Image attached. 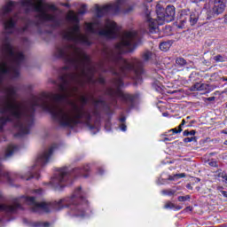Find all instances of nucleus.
I'll list each match as a JSON object with an SVG mask.
<instances>
[{
	"mask_svg": "<svg viewBox=\"0 0 227 227\" xmlns=\"http://www.w3.org/2000/svg\"><path fill=\"white\" fill-rule=\"evenodd\" d=\"M90 171V165H85L82 168H75L70 169L68 168H60L50 181L51 185L57 191H61L64 186L68 185V180H72L74 176H83L88 178V173Z\"/></svg>",
	"mask_w": 227,
	"mask_h": 227,
	"instance_id": "obj_4",
	"label": "nucleus"
},
{
	"mask_svg": "<svg viewBox=\"0 0 227 227\" xmlns=\"http://www.w3.org/2000/svg\"><path fill=\"white\" fill-rule=\"evenodd\" d=\"M214 60L216 61V62H220V63H223L224 62V57L222 56V55H216L214 57Z\"/></svg>",
	"mask_w": 227,
	"mask_h": 227,
	"instance_id": "obj_23",
	"label": "nucleus"
},
{
	"mask_svg": "<svg viewBox=\"0 0 227 227\" xmlns=\"http://www.w3.org/2000/svg\"><path fill=\"white\" fill-rule=\"evenodd\" d=\"M144 13L145 17V31L151 34L159 33V22L150 17V10H148L147 6H144Z\"/></svg>",
	"mask_w": 227,
	"mask_h": 227,
	"instance_id": "obj_8",
	"label": "nucleus"
},
{
	"mask_svg": "<svg viewBox=\"0 0 227 227\" xmlns=\"http://www.w3.org/2000/svg\"><path fill=\"white\" fill-rule=\"evenodd\" d=\"M146 3H152L153 0H145Z\"/></svg>",
	"mask_w": 227,
	"mask_h": 227,
	"instance_id": "obj_47",
	"label": "nucleus"
},
{
	"mask_svg": "<svg viewBox=\"0 0 227 227\" xmlns=\"http://www.w3.org/2000/svg\"><path fill=\"white\" fill-rule=\"evenodd\" d=\"M222 134H227V130H222Z\"/></svg>",
	"mask_w": 227,
	"mask_h": 227,
	"instance_id": "obj_44",
	"label": "nucleus"
},
{
	"mask_svg": "<svg viewBox=\"0 0 227 227\" xmlns=\"http://www.w3.org/2000/svg\"><path fill=\"white\" fill-rule=\"evenodd\" d=\"M24 223H27V219H24Z\"/></svg>",
	"mask_w": 227,
	"mask_h": 227,
	"instance_id": "obj_53",
	"label": "nucleus"
},
{
	"mask_svg": "<svg viewBox=\"0 0 227 227\" xmlns=\"http://www.w3.org/2000/svg\"><path fill=\"white\" fill-rule=\"evenodd\" d=\"M221 194H223V196L224 198H227V192L226 191H221Z\"/></svg>",
	"mask_w": 227,
	"mask_h": 227,
	"instance_id": "obj_34",
	"label": "nucleus"
},
{
	"mask_svg": "<svg viewBox=\"0 0 227 227\" xmlns=\"http://www.w3.org/2000/svg\"><path fill=\"white\" fill-rule=\"evenodd\" d=\"M169 3H176V0H168Z\"/></svg>",
	"mask_w": 227,
	"mask_h": 227,
	"instance_id": "obj_46",
	"label": "nucleus"
},
{
	"mask_svg": "<svg viewBox=\"0 0 227 227\" xmlns=\"http://www.w3.org/2000/svg\"><path fill=\"white\" fill-rule=\"evenodd\" d=\"M195 134H196V130H191V131H189V130H184V132H183V136H195Z\"/></svg>",
	"mask_w": 227,
	"mask_h": 227,
	"instance_id": "obj_25",
	"label": "nucleus"
},
{
	"mask_svg": "<svg viewBox=\"0 0 227 227\" xmlns=\"http://www.w3.org/2000/svg\"><path fill=\"white\" fill-rule=\"evenodd\" d=\"M91 102H92V106H94V108L96 109V111L99 107H104V106H106V101H104L102 98L95 99L92 98Z\"/></svg>",
	"mask_w": 227,
	"mask_h": 227,
	"instance_id": "obj_15",
	"label": "nucleus"
},
{
	"mask_svg": "<svg viewBox=\"0 0 227 227\" xmlns=\"http://www.w3.org/2000/svg\"><path fill=\"white\" fill-rule=\"evenodd\" d=\"M164 141H169V138L165 137V138H164Z\"/></svg>",
	"mask_w": 227,
	"mask_h": 227,
	"instance_id": "obj_49",
	"label": "nucleus"
},
{
	"mask_svg": "<svg viewBox=\"0 0 227 227\" xmlns=\"http://www.w3.org/2000/svg\"><path fill=\"white\" fill-rule=\"evenodd\" d=\"M207 100H209V102H212V100H215V97H210L207 98Z\"/></svg>",
	"mask_w": 227,
	"mask_h": 227,
	"instance_id": "obj_40",
	"label": "nucleus"
},
{
	"mask_svg": "<svg viewBox=\"0 0 227 227\" xmlns=\"http://www.w3.org/2000/svg\"><path fill=\"white\" fill-rule=\"evenodd\" d=\"M99 82L101 84H104V82H106V80H104V78H99Z\"/></svg>",
	"mask_w": 227,
	"mask_h": 227,
	"instance_id": "obj_38",
	"label": "nucleus"
},
{
	"mask_svg": "<svg viewBox=\"0 0 227 227\" xmlns=\"http://www.w3.org/2000/svg\"><path fill=\"white\" fill-rule=\"evenodd\" d=\"M225 107H227V103H226V106H225Z\"/></svg>",
	"mask_w": 227,
	"mask_h": 227,
	"instance_id": "obj_58",
	"label": "nucleus"
},
{
	"mask_svg": "<svg viewBox=\"0 0 227 227\" xmlns=\"http://www.w3.org/2000/svg\"><path fill=\"white\" fill-rule=\"evenodd\" d=\"M19 151V146L9 145L4 151L1 152L0 159L1 160H7V159H10L13 156V153L15 152Z\"/></svg>",
	"mask_w": 227,
	"mask_h": 227,
	"instance_id": "obj_13",
	"label": "nucleus"
},
{
	"mask_svg": "<svg viewBox=\"0 0 227 227\" xmlns=\"http://www.w3.org/2000/svg\"><path fill=\"white\" fill-rule=\"evenodd\" d=\"M50 10H52L53 12L56 11V5H50Z\"/></svg>",
	"mask_w": 227,
	"mask_h": 227,
	"instance_id": "obj_36",
	"label": "nucleus"
},
{
	"mask_svg": "<svg viewBox=\"0 0 227 227\" xmlns=\"http://www.w3.org/2000/svg\"><path fill=\"white\" fill-rule=\"evenodd\" d=\"M139 38L137 31H126L114 49L104 48L102 51L103 61L99 64V69L101 72H111L115 76L114 84L117 88L123 86L122 79L128 74H133V79L137 82L143 79V61L137 59L127 60L121 57L123 52L130 51L136 45Z\"/></svg>",
	"mask_w": 227,
	"mask_h": 227,
	"instance_id": "obj_2",
	"label": "nucleus"
},
{
	"mask_svg": "<svg viewBox=\"0 0 227 227\" xmlns=\"http://www.w3.org/2000/svg\"><path fill=\"white\" fill-rule=\"evenodd\" d=\"M86 13V5L82 4L80 8V11L78 12L79 15H84Z\"/></svg>",
	"mask_w": 227,
	"mask_h": 227,
	"instance_id": "obj_26",
	"label": "nucleus"
},
{
	"mask_svg": "<svg viewBox=\"0 0 227 227\" xmlns=\"http://www.w3.org/2000/svg\"><path fill=\"white\" fill-rule=\"evenodd\" d=\"M218 178H222L221 180L223 182V184H227V174H226V172H220L218 174Z\"/></svg>",
	"mask_w": 227,
	"mask_h": 227,
	"instance_id": "obj_22",
	"label": "nucleus"
},
{
	"mask_svg": "<svg viewBox=\"0 0 227 227\" xmlns=\"http://www.w3.org/2000/svg\"><path fill=\"white\" fill-rule=\"evenodd\" d=\"M67 18L74 26L63 32V38L73 44L58 46L53 56L63 59L66 67L62 68L59 82L57 83L59 93H42L32 96L27 102L17 103V87L4 84L5 79H18L20 75V65L24 63V53L20 47L12 45L10 35H4L0 43V107H59V104L66 102L63 107H84L88 104V98L80 96V105L68 98L77 97L79 86L86 82H95L97 69L90 57L82 52L77 43L90 45L91 41L87 35L81 33L79 14L71 11Z\"/></svg>",
	"mask_w": 227,
	"mask_h": 227,
	"instance_id": "obj_1",
	"label": "nucleus"
},
{
	"mask_svg": "<svg viewBox=\"0 0 227 227\" xmlns=\"http://www.w3.org/2000/svg\"><path fill=\"white\" fill-rule=\"evenodd\" d=\"M186 189L192 191V185H191V184H186Z\"/></svg>",
	"mask_w": 227,
	"mask_h": 227,
	"instance_id": "obj_35",
	"label": "nucleus"
},
{
	"mask_svg": "<svg viewBox=\"0 0 227 227\" xmlns=\"http://www.w3.org/2000/svg\"><path fill=\"white\" fill-rule=\"evenodd\" d=\"M217 227H224L223 225H219V226H217Z\"/></svg>",
	"mask_w": 227,
	"mask_h": 227,
	"instance_id": "obj_54",
	"label": "nucleus"
},
{
	"mask_svg": "<svg viewBox=\"0 0 227 227\" xmlns=\"http://www.w3.org/2000/svg\"><path fill=\"white\" fill-rule=\"evenodd\" d=\"M224 22L227 24V15L224 17Z\"/></svg>",
	"mask_w": 227,
	"mask_h": 227,
	"instance_id": "obj_43",
	"label": "nucleus"
},
{
	"mask_svg": "<svg viewBox=\"0 0 227 227\" xmlns=\"http://www.w3.org/2000/svg\"><path fill=\"white\" fill-rule=\"evenodd\" d=\"M85 31L86 33H90L91 35L105 36V38H117L118 25H116V22L111 20H106L105 21L104 27L102 22L96 19L90 23L85 22Z\"/></svg>",
	"mask_w": 227,
	"mask_h": 227,
	"instance_id": "obj_5",
	"label": "nucleus"
},
{
	"mask_svg": "<svg viewBox=\"0 0 227 227\" xmlns=\"http://www.w3.org/2000/svg\"><path fill=\"white\" fill-rule=\"evenodd\" d=\"M224 10H226V4L222 0H214V5L207 12L208 19H212V17H217V15H221L223 13Z\"/></svg>",
	"mask_w": 227,
	"mask_h": 227,
	"instance_id": "obj_11",
	"label": "nucleus"
},
{
	"mask_svg": "<svg viewBox=\"0 0 227 227\" xmlns=\"http://www.w3.org/2000/svg\"><path fill=\"white\" fill-rule=\"evenodd\" d=\"M176 63L179 66V67H185V65H187V60H185V59L179 57L176 59Z\"/></svg>",
	"mask_w": 227,
	"mask_h": 227,
	"instance_id": "obj_19",
	"label": "nucleus"
},
{
	"mask_svg": "<svg viewBox=\"0 0 227 227\" xmlns=\"http://www.w3.org/2000/svg\"><path fill=\"white\" fill-rule=\"evenodd\" d=\"M120 129H121V130H122V132H125V131H127V125H125V123H121L120 125Z\"/></svg>",
	"mask_w": 227,
	"mask_h": 227,
	"instance_id": "obj_31",
	"label": "nucleus"
},
{
	"mask_svg": "<svg viewBox=\"0 0 227 227\" xmlns=\"http://www.w3.org/2000/svg\"><path fill=\"white\" fill-rule=\"evenodd\" d=\"M176 176H177V178H185V173L176 174L174 176V177L169 176L168 180H175V177H176Z\"/></svg>",
	"mask_w": 227,
	"mask_h": 227,
	"instance_id": "obj_24",
	"label": "nucleus"
},
{
	"mask_svg": "<svg viewBox=\"0 0 227 227\" xmlns=\"http://www.w3.org/2000/svg\"><path fill=\"white\" fill-rule=\"evenodd\" d=\"M126 120H127V118H125V116H122V117L120 118L121 123H125Z\"/></svg>",
	"mask_w": 227,
	"mask_h": 227,
	"instance_id": "obj_33",
	"label": "nucleus"
},
{
	"mask_svg": "<svg viewBox=\"0 0 227 227\" xmlns=\"http://www.w3.org/2000/svg\"><path fill=\"white\" fill-rule=\"evenodd\" d=\"M176 192V191L171 189L161 191V194H163L164 196H173Z\"/></svg>",
	"mask_w": 227,
	"mask_h": 227,
	"instance_id": "obj_21",
	"label": "nucleus"
},
{
	"mask_svg": "<svg viewBox=\"0 0 227 227\" xmlns=\"http://www.w3.org/2000/svg\"><path fill=\"white\" fill-rule=\"evenodd\" d=\"M23 42H27V38H24V39H23Z\"/></svg>",
	"mask_w": 227,
	"mask_h": 227,
	"instance_id": "obj_50",
	"label": "nucleus"
},
{
	"mask_svg": "<svg viewBox=\"0 0 227 227\" xmlns=\"http://www.w3.org/2000/svg\"><path fill=\"white\" fill-rule=\"evenodd\" d=\"M177 200L178 201H187V200H191V196H179Z\"/></svg>",
	"mask_w": 227,
	"mask_h": 227,
	"instance_id": "obj_27",
	"label": "nucleus"
},
{
	"mask_svg": "<svg viewBox=\"0 0 227 227\" xmlns=\"http://www.w3.org/2000/svg\"><path fill=\"white\" fill-rule=\"evenodd\" d=\"M142 59H143L144 63H146V61H150V59H152V51H145L142 54Z\"/></svg>",
	"mask_w": 227,
	"mask_h": 227,
	"instance_id": "obj_18",
	"label": "nucleus"
},
{
	"mask_svg": "<svg viewBox=\"0 0 227 227\" xmlns=\"http://www.w3.org/2000/svg\"><path fill=\"white\" fill-rule=\"evenodd\" d=\"M156 13L159 20H166V22H169L175 18V6L168 5L166 10H164L160 8V5H157Z\"/></svg>",
	"mask_w": 227,
	"mask_h": 227,
	"instance_id": "obj_9",
	"label": "nucleus"
},
{
	"mask_svg": "<svg viewBox=\"0 0 227 227\" xmlns=\"http://www.w3.org/2000/svg\"><path fill=\"white\" fill-rule=\"evenodd\" d=\"M3 180H5L8 184H12V182H13V177H12L10 173L3 170V165L0 164V182H3Z\"/></svg>",
	"mask_w": 227,
	"mask_h": 227,
	"instance_id": "obj_14",
	"label": "nucleus"
},
{
	"mask_svg": "<svg viewBox=\"0 0 227 227\" xmlns=\"http://www.w3.org/2000/svg\"><path fill=\"white\" fill-rule=\"evenodd\" d=\"M19 8L25 10V13L36 12V26L50 24L54 29L61 25V21L56 16L45 12L42 0H22L20 3L9 2L0 11V22H4V27L7 35H24L29 28L31 20L27 18H20L19 13L6 19L13 10H19Z\"/></svg>",
	"mask_w": 227,
	"mask_h": 227,
	"instance_id": "obj_3",
	"label": "nucleus"
},
{
	"mask_svg": "<svg viewBox=\"0 0 227 227\" xmlns=\"http://www.w3.org/2000/svg\"><path fill=\"white\" fill-rule=\"evenodd\" d=\"M98 173H99V175H104V169L98 168Z\"/></svg>",
	"mask_w": 227,
	"mask_h": 227,
	"instance_id": "obj_39",
	"label": "nucleus"
},
{
	"mask_svg": "<svg viewBox=\"0 0 227 227\" xmlns=\"http://www.w3.org/2000/svg\"><path fill=\"white\" fill-rule=\"evenodd\" d=\"M199 19L200 16L197 12H191L190 14L182 13L179 18L178 27L183 29V27H185V24H187V22H189L190 26H196Z\"/></svg>",
	"mask_w": 227,
	"mask_h": 227,
	"instance_id": "obj_10",
	"label": "nucleus"
},
{
	"mask_svg": "<svg viewBox=\"0 0 227 227\" xmlns=\"http://www.w3.org/2000/svg\"><path fill=\"white\" fill-rule=\"evenodd\" d=\"M196 3H201L202 1H205V0H195Z\"/></svg>",
	"mask_w": 227,
	"mask_h": 227,
	"instance_id": "obj_45",
	"label": "nucleus"
},
{
	"mask_svg": "<svg viewBox=\"0 0 227 227\" xmlns=\"http://www.w3.org/2000/svg\"><path fill=\"white\" fill-rule=\"evenodd\" d=\"M65 6H68V4H64Z\"/></svg>",
	"mask_w": 227,
	"mask_h": 227,
	"instance_id": "obj_55",
	"label": "nucleus"
},
{
	"mask_svg": "<svg viewBox=\"0 0 227 227\" xmlns=\"http://www.w3.org/2000/svg\"><path fill=\"white\" fill-rule=\"evenodd\" d=\"M34 192H36V193L40 194L41 190H35Z\"/></svg>",
	"mask_w": 227,
	"mask_h": 227,
	"instance_id": "obj_42",
	"label": "nucleus"
},
{
	"mask_svg": "<svg viewBox=\"0 0 227 227\" xmlns=\"http://www.w3.org/2000/svg\"><path fill=\"white\" fill-rule=\"evenodd\" d=\"M185 125V120H183L181 124L179 125L180 129Z\"/></svg>",
	"mask_w": 227,
	"mask_h": 227,
	"instance_id": "obj_37",
	"label": "nucleus"
},
{
	"mask_svg": "<svg viewBox=\"0 0 227 227\" xmlns=\"http://www.w3.org/2000/svg\"><path fill=\"white\" fill-rule=\"evenodd\" d=\"M192 141H196V137H186L184 139V143H192Z\"/></svg>",
	"mask_w": 227,
	"mask_h": 227,
	"instance_id": "obj_29",
	"label": "nucleus"
},
{
	"mask_svg": "<svg viewBox=\"0 0 227 227\" xmlns=\"http://www.w3.org/2000/svg\"><path fill=\"white\" fill-rule=\"evenodd\" d=\"M222 80L227 82V78L226 77H223Z\"/></svg>",
	"mask_w": 227,
	"mask_h": 227,
	"instance_id": "obj_48",
	"label": "nucleus"
},
{
	"mask_svg": "<svg viewBox=\"0 0 227 227\" xmlns=\"http://www.w3.org/2000/svg\"><path fill=\"white\" fill-rule=\"evenodd\" d=\"M175 205H173V203L171 202H167L164 206V208H174Z\"/></svg>",
	"mask_w": 227,
	"mask_h": 227,
	"instance_id": "obj_30",
	"label": "nucleus"
},
{
	"mask_svg": "<svg viewBox=\"0 0 227 227\" xmlns=\"http://www.w3.org/2000/svg\"><path fill=\"white\" fill-rule=\"evenodd\" d=\"M193 88L196 91H205V90H208V84L197 82L193 85Z\"/></svg>",
	"mask_w": 227,
	"mask_h": 227,
	"instance_id": "obj_16",
	"label": "nucleus"
},
{
	"mask_svg": "<svg viewBox=\"0 0 227 227\" xmlns=\"http://www.w3.org/2000/svg\"><path fill=\"white\" fill-rule=\"evenodd\" d=\"M95 10L97 17H104V15L109 13H118L121 10L129 13L134 10V6H129L127 0H117L114 4H106L102 7L96 4Z\"/></svg>",
	"mask_w": 227,
	"mask_h": 227,
	"instance_id": "obj_6",
	"label": "nucleus"
},
{
	"mask_svg": "<svg viewBox=\"0 0 227 227\" xmlns=\"http://www.w3.org/2000/svg\"><path fill=\"white\" fill-rule=\"evenodd\" d=\"M216 189H217V191H219V192H221V191H223V186H218Z\"/></svg>",
	"mask_w": 227,
	"mask_h": 227,
	"instance_id": "obj_41",
	"label": "nucleus"
},
{
	"mask_svg": "<svg viewBox=\"0 0 227 227\" xmlns=\"http://www.w3.org/2000/svg\"><path fill=\"white\" fill-rule=\"evenodd\" d=\"M169 47H171V44L168 42H164L160 44V51H163L164 52H166V51H168Z\"/></svg>",
	"mask_w": 227,
	"mask_h": 227,
	"instance_id": "obj_20",
	"label": "nucleus"
},
{
	"mask_svg": "<svg viewBox=\"0 0 227 227\" xmlns=\"http://www.w3.org/2000/svg\"><path fill=\"white\" fill-rule=\"evenodd\" d=\"M56 145H51L49 149H46L43 153L38 155L35 164L32 167L27 176H22L24 180H29L30 178H35L38 180L40 178V174H38V169L45 166L51 160L52 153H54V149Z\"/></svg>",
	"mask_w": 227,
	"mask_h": 227,
	"instance_id": "obj_7",
	"label": "nucleus"
},
{
	"mask_svg": "<svg viewBox=\"0 0 227 227\" xmlns=\"http://www.w3.org/2000/svg\"><path fill=\"white\" fill-rule=\"evenodd\" d=\"M209 166H211L212 168H217V162L216 161H211V162H209Z\"/></svg>",
	"mask_w": 227,
	"mask_h": 227,
	"instance_id": "obj_32",
	"label": "nucleus"
},
{
	"mask_svg": "<svg viewBox=\"0 0 227 227\" xmlns=\"http://www.w3.org/2000/svg\"><path fill=\"white\" fill-rule=\"evenodd\" d=\"M172 93H176V90H174Z\"/></svg>",
	"mask_w": 227,
	"mask_h": 227,
	"instance_id": "obj_56",
	"label": "nucleus"
},
{
	"mask_svg": "<svg viewBox=\"0 0 227 227\" xmlns=\"http://www.w3.org/2000/svg\"><path fill=\"white\" fill-rule=\"evenodd\" d=\"M54 84H56V82H53Z\"/></svg>",
	"mask_w": 227,
	"mask_h": 227,
	"instance_id": "obj_57",
	"label": "nucleus"
},
{
	"mask_svg": "<svg viewBox=\"0 0 227 227\" xmlns=\"http://www.w3.org/2000/svg\"><path fill=\"white\" fill-rule=\"evenodd\" d=\"M29 225L32 227H50L51 223L48 222H30Z\"/></svg>",
	"mask_w": 227,
	"mask_h": 227,
	"instance_id": "obj_17",
	"label": "nucleus"
},
{
	"mask_svg": "<svg viewBox=\"0 0 227 227\" xmlns=\"http://www.w3.org/2000/svg\"><path fill=\"white\" fill-rule=\"evenodd\" d=\"M110 95H113V90H110Z\"/></svg>",
	"mask_w": 227,
	"mask_h": 227,
	"instance_id": "obj_51",
	"label": "nucleus"
},
{
	"mask_svg": "<svg viewBox=\"0 0 227 227\" xmlns=\"http://www.w3.org/2000/svg\"><path fill=\"white\" fill-rule=\"evenodd\" d=\"M186 208H187V210H191V207H187Z\"/></svg>",
	"mask_w": 227,
	"mask_h": 227,
	"instance_id": "obj_52",
	"label": "nucleus"
},
{
	"mask_svg": "<svg viewBox=\"0 0 227 227\" xmlns=\"http://www.w3.org/2000/svg\"><path fill=\"white\" fill-rule=\"evenodd\" d=\"M169 132H173V134H180L182 132V128L178 126V129L176 128L172 129L169 130Z\"/></svg>",
	"mask_w": 227,
	"mask_h": 227,
	"instance_id": "obj_28",
	"label": "nucleus"
},
{
	"mask_svg": "<svg viewBox=\"0 0 227 227\" xmlns=\"http://www.w3.org/2000/svg\"><path fill=\"white\" fill-rule=\"evenodd\" d=\"M119 98L121 100L124 106L129 107V109L134 107V102H136V95L129 94L127 92H119Z\"/></svg>",
	"mask_w": 227,
	"mask_h": 227,
	"instance_id": "obj_12",
	"label": "nucleus"
}]
</instances>
